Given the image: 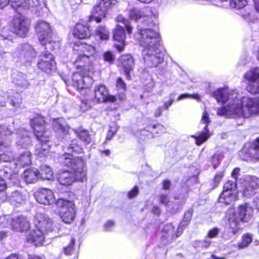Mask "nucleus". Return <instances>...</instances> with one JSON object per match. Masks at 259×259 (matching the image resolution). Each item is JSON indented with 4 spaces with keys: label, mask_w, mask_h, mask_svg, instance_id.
<instances>
[{
    "label": "nucleus",
    "mask_w": 259,
    "mask_h": 259,
    "mask_svg": "<svg viewBox=\"0 0 259 259\" xmlns=\"http://www.w3.org/2000/svg\"><path fill=\"white\" fill-rule=\"evenodd\" d=\"M13 218L10 215H6L0 217V226L3 227H10V223L12 222Z\"/></svg>",
    "instance_id": "a19ab883"
},
{
    "label": "nucleus",
    "mask_w": 259,
    "mask_h": 259,
    "mask_svg": "<svg viewBox=\"0 0 259 259\" xmlns=\"http://www.w3.org/2000/svg\"><path fill=\"white\" fill-rule=\"evenodd\" d=\"M60 162L64 165L70 166L72 171H64L57 176L58 182L64 186L72 184L75 181H83L86 178V169L84 161L79 157H74L72 155L66 153L60 157Z\"/></svg>",
    "instance_id": "7ed1b4c3"
},
{
    "label": "nucleus",
    "mask_w": 259,
    "mask_h": 259,
    "mask_svg": "<svg viewBox=\"0 0 259 259\" xmlns=\"http://www.w3.org/2000/svg\"><path fill=\"white\" fill-rule=\"evenodd\" d=\"M117 130V129L116 127H110L108 132H110L111 133V136L109 137V135H107V136L106 138V141L110 140L112 138L116 132Z\"/></svg>",
    "instance_id": "13d9d810"
},
{
    "label": "nucleus",
    "mask_w": 259,
    "mask_h": 259,
    "mask_svg": "<svg viewBox=\"0 0 259 259\" xmlns=\"http://www.w3.org/2000/svg\"><path fill=\"white\" fill-rule=\"evenodd\" d=\"M14 83L23 89H26L29 86V83L25 76L22 74H18L13 79Z\"/></svg>",
    "instance_id": "72a5a7b5"
},
{
    "label": "nucleus",
    "mask_w": 259,
    "mask_h": 259,
    "mask_svg": "<svg viewBox=\"0 0 259 259\" xmlns=\"http://www.w3.org/2000/svg\"><path fill=\"white\" fill-rule=\"evenodd\" d=\"M74 242L75 239L72 238L68 246L64 248V252L65 254L70 255L72 253Z\"/></svg>",
    "instance_id": "8fccbe9b"
},
{
    "label": "nucleus",
    "mask_w": 259,
    "mask_h": 259,
    "mask_svg": "<svg viewBox=\"0 0 259 259\" xmlns=\"http://www.w3.org/2000/svg\"><path fill=\"white\" fill-rule=\"evenodd\" d=\"M69 150L74 151L77 153H81L83 151L82 148L77 143L76 140H73L68 146Z\"/></svg>",
    "instance_id": "37998d69"
},
{
    "label": "nucleus",
    "mask_w": 259,
    "mask_h": 259,
    "mask_svg": "<svg viewBox=\"0 0 259 259\" xmlns=\"http://www.w3.org/2000/svg\"><path fill=\"white\" fill-rule=\"evenodd\" d=\"M252 241V235L249 233H246L243 235L242 237V241L238 244V247L239 249H243L247 247L251 243Z\"/></svg>",
    "instance_id": "f704fd0d"
},
{
    "label": "nucleus",
    "mask_w": 259,
    "mask_h": 259,
    "mask_svg": "<svg viewBox=\"0 0 259 259\" xmlns=\"http://www.w3.org/2000/svg\"><path fill=\"white\" fill-rule=\"evenodd\" d=\"M116 21L117 22H121L123 23L126 27L127 33L128 34L132 33L133 27H131L129 21L125 19L122 15H118L116 18Z\"/></svg>",
    "instance_id": "58836bf2"
},
{
    "label": "nucleus",
    "mask_w": 259,
    "mask_h": 259,
    "mask_svg": "<svg viewBox=\"0 0 259 259\" xmlns=\"http://www.w3.org/2000/svg\"><path fill=\"white\" fill-rule=\"evenodd\" d=\"M30 124L35 137L41 143L36 147L35 154L39 157L47 156L50 148L49 145L47 144L49 141V134L45 130L46 122L44 117L37 116L31 120Z\"/></svg>",
    "instance_id": "20e7f679"
},
{
    "label": "nucleus",
    "mask_w": 259,
    "mask_h": 259,
    "mask_svg": "<svg viewBox=\"0 0 259 259\" xmlns=\"http://www.w3.org/2000/svg\"><path fill=\"white\" fill-rule=\"evenodd\" d=\"M91 107L90 104L86 101H82L81 103V105H80V108L83 110H86L89 109Z\"/></svg>",
    "instance_id": "338daca9"
},
{
    "label": "nucleus",
    "mask_w": 259,
    "mask_h": 259,
    "mask_svg": "<svg viewBox=\"0 0 259 259\" xmlns=\"http://www.w3.org/2000/svg\"><path fill=\"white\" fill-rule=\"evenodd\" d=\"M72 84L77 90L90 88L93 82V79L89 76L82 75L79 72H75L72 76Z\"/></svg>",
    "instance_id": "6ab92c4d"
},
{
    "label": "nucleus",
    "mask_w": 259,
    "mask_h": 259,
    "mask_svg": "<svg viewBox=\"0 0 259 259\" xmlns=\"http://www.w3.org/2000/svg\"><path fill=\"white\" fill-rule=\"evenodd\" d=\"M12 55L16 61L25 64L31 62L35 57L36 53L30 45L24 44L18 46Z\"/></svg>",
    "instance_id": "6e6552de"
},
{
    "label": "nucleus",
    "mask_w": 259,
    "mask_h": 259,
    "mask_svg": "<svg viewBox=\"0 0 259 259\" xmlns=\"http://www.w3.org/2000/svg\"><path fill=\"white\" fill-rule=\"evenodd\" d=\"M103 58L105 61H107L110 63L113 62L115 59L113 54L110 51L105 52L103 55Z\"/></svg>",
    "instance_id": "603ef678"
},
{
    "label": "nucleus",
    "mask_w": 259,
    "mask_h": 259,
    "mask_svg": "<svg viewBox=\"0 0 259 259\" xmlns=\"http://www.w3.org/2000/svg\"><path fill=\"white\" fill-rule=\"evenodd\" d=\"M192 210H188L187 212L185 213L184 215V219L186 222L190 223L192 215Z\"/></svg>",
    "instance_id": "69168bd1"
},
{
    "label": "nucleus",
    "mask_w": 259,
    "mask_h": 259,
    "mask_svg": "<svg viewBox=\"0 0 259 259\" xmlns=\"http://www.w3.org/2000/svg\"><path fill=\"white\" fill-rule=\"evenodd\" d=\"M224 174L223 171H221L217 174L214 178V182L217 184L219 183L224 177Z\"/></svg>",
    "instance_id": "e2e57ef3"
},
{
    "label": "nucleus",
    "mask_w": 259,
    "mask_h": 259,
    "mask_svg": "<svg viewBox=\"0 0 259 259\" xmlns=\"http://www.w3.org/2000/svg\"><path fill=\"white\" fill-rule=\"evenodd\" d=\"M253 209L249 203L239 206L236 213L233 212L229 217V222L233 234H236L240 229V222H248L252 217Z\"/></svg>",
    "instance_id": "39448f33"
},
{
    "label": "nucleus",
    "mask_w": 259,
    "mask_h": 259,
    "mask_svg": "<svg viewBox=\"0 0 259 259\" xmlns=\"http://www.w3.org/2000/svg\"><path fill=\"white\" fill-rule=\"evenodd\" d=\"M39 4L38 0H24L22 9H27L38 6Z\"/></svg>",
    "instance_id": "c03bdc74"
},
{
    "label": "nucleus",
    "mask_w": 259,
    "mask_h": 259,
    "mask_svg": "<svg viewBox=\"0 0 259 259\" xmlns=\"http://www.w3.org/2000/svg\"><path fill=\"white\" fill-rule=\"evenodd\" d=\"M243 78L247 81V91L252 94H259V68L250 69L244 73Z\"/></svg>",
    "instance_id": "9b49d317"
},
{
    "label": "nucleus",
    "mask_w": 259,
    "mask_h": 259,
    "mask_svg": "<svg viewBox=\"0 0 259 259\" xmlns=\"http://www.w3.org/2000/svg\"><path fill=\"white\" fill-rule=\"evenodd\" d=\"M114 223L112 221H108L104 225V228L107 231L110 230L114 226Z\"/></svg>",
    "instance_id": "774afa93"
},
{
    "label": "nucleus",
    "mask_w": 259,
    "mask_h": 259,
    "mask_svg": "<svg viewBox=\"0 0 259 259\" xmlns=\"http://www.w3.org/2000/svg\"><path fill=\"white\" fill-rule=\"evenodd\" d=\"M218 233L219 229L217 228H214L209 231L208 236L209 238H213L217 236Z\"/></svg>",
    "instance_id": "680f3d73"
},
{
    "label": "nucleus",
    "mask_w": 259,
    "mask_h": 259,
    "mask_svg": "<svg viewBox=\"0 0 259 259\" xmlns=\"http://www.w3.org/2000/svg\"><path fill=\"white\" fill-rule=\"evenodd\" d=\"M11 132L10 130L4 126H0V146H3L5 144L3 143V140L7 135H10ZM10 158H5V155L0 154V162L2 161H9Z\"/></svg>",
    "instance_id": "2f4dec72"
},
{
    "label": "nucleus",
    "mask_w": 259,
    "mask_h": 259,
    "mask_svg": "<svg viewBox=\"0 0 259 259\" xmlns=\"http://www.w3.org/2000/svg\"><path fill=\"white\" fill-rule=\"evenodd\" d=\"M142 53L144 62L148 66H157L163 61V54L159 49L158 47L154 48L144 49Z\"/></svg>",
    "instance_id": "f8f14e48"
},
{
    "label": "nucleus",
    "mask_w": 259,
    "mask_h": 259,
    "mask_svg": "<svg viewBox=\"0 0 259 259\" xmlns=\"http://www.w3.org/2000/svg\"><path fill=\"white\" fill-rule=\"evenodd\" d=\"M149 11L148 9H131L129 12L131 19L140 24L137 26V38L144 49L158 47L160 42L159 33L155 30L156 26L150 22Z\"/></svg>",
    "instance_id": "f03ea898"
},
{
    "label": "nucleus",
    "mask_w": 259,
    "mask_h": 259,
    "mask_svg": "<svg viewBox=\"0 0 259 259\" xmlns=\"http://www.w3.org/2000/svg\"><path fill=\"white\" fill-rule=\"evenodd\" d=\"M35 31L41 45H46V48L54 49V46H51L52 30L49 23L43 20L38 21L35 26Z\"/></svg>",
    "instance_id": "0eeeda50"
},
{
    "label": "nucleus",
    "mask_w": 259,
    "mask_h": 259,
    "mask_svg": "<svg viewBox=\"0 0 259 259\" xmlns=\"http://www.w3.org/2000/svg\"><path fill=\"white\" fill-rule=\"evenodd\" d=\"M247 0H230L229 6L232 8L240 9L246 6Z\"/></svg>",
    "instance_id": "4c0bfd02"
},
{
    "label": "nucleus",
    "mask_w": 259,
    "mask_h": 259,
    "mask_svg": "<svg viewBox=\"0 0 259 259\" xmlns=\"http://www.w3.org/2000/svg\"><path fill=\"white\" fill-rule=\"evenodd\" d=\"M55 65L54 57L49 52L41 53L39 56L38 67L40 69L49 73L55 69Z\"/></svg>",
    "instance_id": "2eb2a0df"
},
{
    "label": "nucleus",
    "mask_w": 259,
    "mask_h": 259,
    "mask_svg": "<svg viewBox=\"0 0 259 259\" xmlns=\"http://www.w3.org/2000/svg\"><path fill=\"white\" fill-rule=\"evenodd\" d=\"M25 200V196L18 191H15L9 197V201L14 205L22 203Z\"/></svg>",
    "instance_id": "7c9ffc66"
},
{
    "label": "nucleus",
    "mask_w": 259,
    "mask_h": 259,
    "mask_svg": "<svg viewBox=\"0 0 259 259\" xmlns=\"http://www.w3.org/2000/svg\"><path fill=\"white\" fill-rule=\"evenodd\" d=\"M7 97L6 94L0 92V106H3L5 105Z\"/></svg>",
    "instance_id": "052dcab7"
},
{
    "label": "nucleus",
    "mask_w": 259,
    "mask_h": 259,
    "mask_svg": "<svg viewBox=\"0 0 259 259\" xmlns=\"http://www.w3.org/2000/svg\"><path fill=\"white\" fill-rule=\"evenodd\" d=\"M39 177L42 180H53L54 179V175L52 168L47 165L42 166L40 168Z\"/></svg>",
    "instance_id": "473e14b6"
},
{
    "label": "nucleus",
    "mask_w": 259,
    "mask_h": 259,
    "mask_svg": "<svg viewBox=\"0 0 259 259\" xmlns=\"http://www.w3.org/2000/svg\"><path fill=\"white\" fill-rule=\"evenodd\" d=\"M99 2L106 11L115 6L118 3L117 0H101Z\"/></svg>",
    "instance_id": "79ce46f5"
},
{
    "label": "nucleus",
    "mask_w": 259,
    "mask_h": 259,
    "mask_svg": "<svg viewBox=\"0 0 259 259\" xmlns=\"http://www.w3.org/2000/svg\"><path fill=\"white\" fill-rule=\"evenodd\" d=\"M35 227L42 230L44 232L48 233L52 232L53 229V221L47 215L42 213H37L34 218Z\"/></svg>",
    "instance_id": "a211bd4d"
},
{
    "label": "nucleus",
    "mask_w": 259,
    "mask_h": 259,
    "mask_svg": "<svg viewBox=\"0 0 259 259\" xmlns=\"http://www.w3.org/2000/svg\"><path fill=\"white\" fill-rule=\"evenodd\" d=\"M118 64L123 68L126 78L130 79V72L134 67V61L132 56L130 54L121 56L118 60Z\"/></svg>",
    "instance_id": "5701e85b"
},
{
    "label": "nucleus",
    "mask_w": 259,
    "mask_h": 259,
    "mask_svg": "<svg viewBox=\"0 0 259 259\" xmlns=\"http://www.w3.org/2000/svg\"><path fill=\"white\" fill-rule=\"evenodd\" d=\"M213 97L224 105L218 108L217 114L228 118H248L259 114V98H239L236 90L228 88H220L213 93Z\"/></svg>",
    "instance_id": "f257e3e1"
},
{
    "label": "nucleus",
    "mask_w": 259,
    "mask_h": 259,
    "mask_svg": "<svg viewBox=\"0 0 259 259\" xmlns=\"http://www.w3.org/2000/svg\"><path fill=\"white\" fill-rule=\"evenodd\" d=\"M94 96L98 102H114L116 100V98L114 96L108 95L107 89L103 85H100L95 88Z\"/></svg>",
    "instance_id": "4be33fe9"
},
{
    "label": "nucleus",
    "mask_w": 259,
    "mask_h": 259,
    "mask_svg": "<svg viewBox=\"0 0 259 259\" xmlns=\"http://www.w3.org/2000/svg\"><path fill=\"white\" fill-rule=\"evenodd\" d=\"M116 86L118 90H120L121 92H123L126 90V85L121 78H117L116 82Z\"/></svg>",
    "instance_id": "3c124183"
},
{
    "label": "nucleus",
    "mask_w": 259,
    "mask_h": 259,
    "mask_svg": "<svg viewBox=\"0 0 259 259\" xmlns=\"http://www.w3.org/2000/svg\"><path fill=\"white\" fill-rule=\"evenodd\" d=\"M11 228L17 231H24L29 228V223L26 219L22 216L13 218L12 222L10 223Z\"/></svg>",
    "instance_id": "393cba45"
},
{
    "label": "nucleus",
    "mask_w": 259,
    "mask_h": 259,
    "mask_svg": "<svg viewBox=\"0 0 259 259\" xmlns=\"http://www.w3.org/2000/svg\"><path fill=\"white\" fill-rule=\"evenodd\" d=\"M138 193V188L135 186L134 188L128 193V197L130 198L135 197Z\"/></svg>",
    "instance_id": "bf43d9fd"
},
{
    "label": "nucleus",
    "mask_w": 259,
    "mask_h": 259,
    "mask_svg": "<svg viewBox=\"0 0 259 259\" xmlns=\"http://www.w3.org/2000/svg\"><path fill=\"white\" fill-rule=\"evenodd\" d=\"M7 188V184L2 177H0V192L5 191Z\"/></svg>",
    "instance_id": "0e129e2a"
},
{
    "label": "nucleus",
    "mask_w": 259,
    "mask_h": 259,
    "mask_svg": "<svg viewBox=\"0 0 259 259\" xmlns=\"http://www.w3.org/2000/svg\"><path fill=\"white\" fill-rule=\"evenodd\" d=\"M12 105L15 107H19L21 102V98L18 93H15L14 96L9 97Z\"/></svg>",
    "instance_id": "49530a36"
},
{
    "label": "nucleus",
    "mask_w": 259,
    "mask_h": 259,
    "mask_svg": "<svg viewBox=\"0 0 259 259\" xmlns=\"http://www.w3.org/2000/svg\"><path fill=\"white\" fill-rule=\"evenodd\" d=\"M12 34L13 32L10 31L9 30L4 28L0 34L1 39L4 40H8L9 41H11L12 40L11 34Z\"/></svg>",
    "instance_id": "de8ad7c7"
},
{
    "label": "nucleus",
    "mask_w": 259,
    "mask_h": 259,
    "mask_svg": "<svg viewBox=\"0 0 259 259\" xmlns=\"http://www.w3.org/2000/svg\"><path fill=\"white\" fill-rule=\"evenodd\" d=\"M106 12L107 11L104 9L99 2L94 7L89 18L90 21L95 20L97 23L100 22L101 20L106 17Z\"/></svg>",
    "instance_id": "bb28decb"
},
{
    "label": "nucleus",
    "mask_w": 259,
    "mask_h": 259,
    "mask_svg": "<svg viewBox=\"0 0 259 259\" xmlns=\"http://www.w3.org/2000/svg\"><path fill=\"white\" fill-rule=\"evenodd\" d=\"M53 126L55 131L59 133H63L64 135L68 133L69 127L65 124L63 118H57L53 121Z\"/></svg>",
    "instance_id": "c756f323"
},
{
    "label": "nucleus",
    "mask_w": 259,
    "mask_h": 259,
    "mask_svg": "<svg viewBox=\"0 0 259 259\" xmlns=\"http://www.w3.org/2000/svg\"><path fill=\"white\" fill-rule=\"evenodd\" d=\"M73 34L77 38L84 39L89 38L91 33L90 28L87 25L77 23L73 30Z\"/></svg>",
    "instance_id": "a878e982"
},
{
    "label": "nucleus",
    "mask_w": 259,
    "mask_h": 259,
    "mask_svg": "<svg viewBox=\"0 0 259 259\" xmlns=\"http://www.w3.org/2000/svg\"><path fill=\"white\" fill-rule=\"evenodd\" d=\"M188 97H191V98L195 99L196 100H197L198 101L200 100V97L198 94H194L193 95H189V94H182L178 97L177 100H178V101H180L184 98H188Z\"/></svg>",
    "instance_id": "5fc2aeb1"
},
{
    "label": "nucleus",
    "mask_w": 259,
    "mask_h": 259,
    "mask_svg": "<svg viewBox=\"0 0 259 259\" xmlns=\"http://www.w3.org/2000/svg\"><path fill=\"white\" fill-rule=\"evenodd\" d=\"M163 231V232L167 234V237L170 236L172 238L174 237V227L172 224H169L165 226Z\"/></svg>",
    "instance_id": "09e8293b"
},
{
    "label": "nucleus",
    "mask_w": 259,
    "mask_h": 259,
    "mask_svg": "<svg viewBox=\"0 0 259 259\" xmlns=\"http://www.w3.org/2000/svg\"><path fill=\"white\" fill-rule=\"evenodd\" d=\"M73 131L76 134L77 136L81 140L87 143H89L90 142L91 139L87 131L81 129L74 130Z\"/></svg>",
    "instance_id": "c9c22d12"
},
{
    "label": "nucleus",
    "mask_w": 259,
    "mask_h": 259,
    "mask_svg": "<svg viewBox=\"0 0 259 259\" xmlns=\"http://www.w3.org/2000/svg\"><path fill=\"white\" fill-rule=\"evenodd\" d=\"M46 234L42 230L35 227V228L28 235L27 241L29 243H33L35 246L40 245L42 244L45 239V235Z\"/></svg>",
    "instance_id": "b1692460"
},
{
    "label": "nucleus",
    "mask_w": 259,
    "mask_h": 259,
    "mask_svg": "<svg viewBox=\"0 0 259 259\" xmlns=\"http://www.w3.org/2000/svg\"><path fill=\"white\" fill-rule=\"evenodd\" d=\"M39 171L36 168L28 169L24 171L23 178L27 183L36 182L39 178Z\"/></svg>",
    "instance_id": "cd10ccee"
},
{
    "label": "nucleus",
    "mask_w": 259,
    "mask_h": 259,
    "mask_svg": "<svg viewBox=\"0 0 259 259\" xmlns=\"http://www.w3.org/2000/svg\"><path fill=\"white\" fill-rule=\"evenodd\" d=\"M159 201L161 204L167 205L169 202V197L167 195L161 194L159 196Z\"/></svg>",
    "instance_id": "864d4df0"
},
{
    "label": "nucleus",
    "mask_w": 259,
    "mask_h": 259,
    "mask_svg": "<svg viewBox=\"0 0 259 259\" xmlns=\"http://www.w3.org/2000/svg\"><path fill=\"white\" fill-rule=\"evenodd\" d=\"M9 4L11 6L16 10L19 13V9H22V6L24 2V0H8Z\"/></svg>",
    "instance_id": "a18cd8bd"
},
{
    "label": "nucleus",
    "mask_w": 259,
    "mask_h": 259,
    "mask_svg": "<svg viewBox=\"0 0 259 259\" xmlns=\"http://www.w3.org/2000/svg\"><path fill=\"white\" fill-rule=\"evenodd\" d=\"M73 50L74 54L77 56L75 62L76 64L82 61L89 62L90 58L93 57L96 52L95 47L83 43L75 44Z\"/></svg>",
    "instance_id": "1a4fd4ad"
},
{
    "label": "nucleus",
    "mask_w": 259,
    "mask_h": 259,
    "mask_svg": "<svg viewBox=\"0 0 259 259\" xmlns=\"http://www.w3.org/2000/svg\"><path fill=\"white\" fill-rule=\"evenodd\" d=\"M18 142L22 146H26L30 143L29 137L26 134L25 136H24Z\"/></svg>",
    "instance_id": "4d7b16f0"
},
{
    "label": "nucleus",
    "mask_w": 259,
    "mask_h": 259,
    "mask_svg": "<svg viewBox=\"0 0 259 259\" xmlns=\"http://www.w3.org/2000/svg\"><path fill=\"white\" fill-rule=\"evenodd\" d=\"M242 185L244 195L247 197L252 196L259 188V178L253 176L246 177Z\"/></svg>",
    "instance_id": "dca6fc26"
},
{
    "label": "nucleus",
    "mask_w": 259,
    "mask_h": 259,
    "mask_svg": "<svg viewBox=\"0 0 259 259\" xmlns=\"http://www.w3.org/2000/svg\"><path fill=\"white\" fill-rule=\"evenodd\" d=\"M240 156L245 161L259 160V138L255 142L246 143L240 152Z\"/></svg>",
    "instance_id": "ddd939ff"
},
{
    "label": "nucleus",
    "mask_w": 259,
    "mask_h": 259,
    "mask_svg": "<svg viewBox=\"0 0 259 259\" xmlns=\"http://www.w3.org/2000/svg\"><path fill=\"white\" fill-rule=\"evenodd\" d=\"M31 154L28 151L21 153L15 160L17 166H24L28 165L31 163Z\"/></svg>",
    "instance_id": "c85d7f7f"
},
{
    "label": "nucleus",
    "mask_w": 259,
    "mask_h": 259,
    "mask_svg": "<svg viewBox=\"0 0 259 259\" xmlns=\"http://www.w3.org/2000/svg\"><path fill=\"white\" fill-rule=\"evenodd\" d=\"M223 155L221 153H215L210 158V162L214 168H215L223 159Z\"/></svg>",
    "instance_id": "ea45409f"
},
{
    "label": "nucleus",
    "mask_w": 259,
    "mask_h": 259,
    "mask_svg": "<svg viewBox=\"0 0 259 259\" xmlns=\"http://www.w3.org/2000/svg\"><path fill=\"white\" fill-rule=\"evenodd\" d=\"M113 37L114 41L115 47L119 52L122 51L125 46L124 41L125 33L122 26L117 25L113 31Z\"/></svg>",
    "instance_id": "412c9836"
},
{
    "label": "nucleus",
    "mask_w": 259,
    "mask_h": 259,
    "mask_svg": "<svg viewBox=\"0 0 259 259\" xmlns=\"http://www.w3.org/2000/svg\"><path fill=\"white\" fill-rule=\"evenodd\" d=\"M35 198L40 204L44 205H52L55 203L56 200L54 192L50 189L42 188L37 190L35 193Z\"/></svg>",
    "instance_id": "f3484780"
},
{
    "label": "nucleus",
    "mask_w": 259,
    "mask_h": 259,
    "mask_svg": "<svg viewBox=\"0 0 259 259\" xmlns=\"http://www.w3.org/2000/svg\"><path fill=\"white\" fill-rule=\"evenodd\" d=\"M28 22L25 17L20 15L14 19V29L15 32L18 35L24 37L28 31Z\"/></svg>",
    "instance_id": "aec40b11"
},
{
    "label": "nucleus",
    "mask_w": 259,
    "mask_h": 259,
    "mask_svg": "<svg viewBox=\"0 0 259 259\" xmlns=\"http://www.w3.org/2000/svg\"><path fill=\"white\" fill-rule=\"evenodd\" d=\"M96 35L102 40H107L109 38V32L104 26H99L96 30Z\"/></svg>",
    "instance_id": "e433bc0d"
},
{
    "label": "nucleus",
    "mask_w": 259,
    "mask_h": 259,
    "mask_svg": "<svg viewBox=\"0 0 259 259\" xmlns=\"http://www.w3.org/2000/svg\"><path fill=\"white\" fill-rule=\"evenodd\" d=\"M56 205L60 208L58 215L62 222L67 224L72 223L77 212L74 202L65 199L59 198L56 201Z\"/></svg>",
    "instance_id": "423d86ee"
},
{
    "label": "nucleus",
    "mask_w": 259,
    "mask_h": 259,
    "mask_svg": "<svg viewBox=\"0 0 259 259\" xmlns=\"http://www.w3.org/2000/svg\"><path fill=\"white\" fill-rule=\"evenodd\" d=\"M211 122L208 112L205 109L202 114L200 123L205 124L203 131L199 136L192 135L191 137L196 140L195 143L199 146L205 142L210 136L209 130L207 128L208 125Z\"/></svg>",
    "instance_id": "4468645a"
},
{
    "label": "nucleus",
    "mask_w": 259,
    "mask_h": 259,
    "mask_svg": "<svg viewBox=\"0 0 259 259\" xmlns=\"http://www.w3.org/2000/svg\"><path fill=\"white\" fill-rule=\"evenodd\" d=\"M175 96V94L171 93L169 96V100L168 102H165L164 103V108L166 110L168 109L169 107L171 106V105L174 102V98Z\"/></svg>",
    "instance_id": "6e6d98bb"
},
{
    "label": "nucleus",
    "mask_w": 259,
    "mask_h": 259,
    "mask_svg": "<svg viewBox=\"0 0 259 259\" xmlns=\"http://www.w3.org/2000/svg\"><path fill=\"white\" fill-rule=\"evenodd\" d=\"M236 189V181L229 180L224 186L223 191L219 198V202L230 204L236 201L238 198Z\"/></svg>",
    "instance_id": "9d476101"
}]
</instances>
